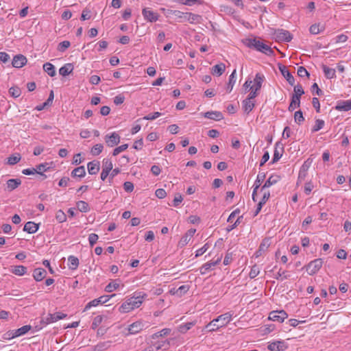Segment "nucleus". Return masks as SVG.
<instances>
[{
	"mask_svg": "<svg viewBox=\"0 0 351 351\" xmlns=\"http://www.w3.org/2000/svg\"><path fill=\"white\" fill-rule=\"evenodd\" d=\"M119 282L120 280L119 279L111 281L105 287V291L110 293L117 289L119 287Z\"/></svg>",
	"mask_w": 351,
	"mask_h": 351,
	"instance_id": "34",
	"label": "nucleus"
},
{
	"mask_svg": "<svg viewBox=\"0 0 351 351\" xmlns=\"http://www.w3.org/2000/svg\"><path fill=\"white\" fill-rule=\"evenodd\" d=\"M311 91H312L313 94H314L315 93V94L318 96H321L323 95V91L319 88L317 83H314L311 86Z\"/></svg>",
	"mask_w": 351,
	"mask_h": 351,
	"instance_id": "63",
	"label": "nucleus"
},
{
	"mask_svg": "<svg viewBox=\"0 0 351 351\" xmlns=\"http://www.w3.org/2000/svg\"><path fill=\"white\" fill-rule=\"evenodd\" d=\"M182 200L183 198L182 195L180 193H178L173 200V206L175 207H178L181 204Z\"/></svg>",
	"mask_w": 351,
	"mask_h": 351,
	"instance_id": "64",
	"label": "nucleus"
},
{
	"mask_svg": "<svg viewBox=\"0 0 351 351\" xmlns=\"http://www.w3.org/2000/svg\"><path fill=\"white\" fill-rule=\"evenodd\" d=\"M99 237L97 234L91 233L88 236V241L89 244L91 247H93L97 241Z\"/></svg>",
	"mask_w": 351,
	"mask_h": 351,
	"instance_id": "61",
	"label": "nucleus"
},
{
	"mask_svg": "<svg viewBox=\"0 0 351 351\" xmlns=\"http://www.w3.org/2000/svg\"><path fill=\"white\" fill-rule=\"evenodd\" d=\"M105 141L108 146L114 147L119 143L120 136L116 132H112L110 135L107 134L105 136Z\"/></svg>",
	"mask_w": 351,
	"mask_h": 351,
	"instance_id": "12",
	"label": "nucleus"
},
{
	"mask_svg": "<svg viewBox=\"0 0 351 351\" xmlns=\"http://www.w3.org/2000/svg\"><path fill=\"white\" fill-rule=\"evenodd\" d=\"M322 67L324 75L327 79H332L336 77V71L335 69L330 68L325 64H322Z\"/></svg>",
	"mask_w": 351,
	"mask_h": 351,
	"instance_id": "26",
	"label": "nucleus"
},
{
	"mask_svg": "<svg viewBox=\"0 0 351 351\" xmlns=\"http://www.w3.org/2000/svg\"><path fill=\"white\" fill-rule=\"evenodd\" d=\"M204 117L205 118L215 120V121H220L223 117L221 112L219 111H208L204 113Z\"/></svg>",
	"mask_w": 351,
	"mask_h": 351,
	"instance_id": "22",
	"label": "nucleus"
},
{
	"mask_svg": "<svg viewBox=\"0 0 351 351\" xmlns=\"http://www.w3.org/2000/svg\"><path fill=\"white\" fill-rule=\"evenodd\" d=\"M9 93L14 98L19 97L21 94V89L17 86H12L9 89Z\"/></svg>",
	"mask_w": 351,
	"mask_h": 351,
	"instance_id": "49",
	"label": "nucleus"
},
{
	"mask_svg": "<svg viewBox=\"0 0 351 351\" xmlns=\"http://www.w3.org/2000/svg\"><path fill=\"white\" fill-rule=\"evenodd\" d=\"M196 232V230L194 228H191L182 237L180 240L178 242V246L180 247H184L191 240V239L193 237Z\"/></svg>",
	"mask_w": 351,
	"mask_h": 351,
	"instance_id": "9",
	"label": "nucleus"
},
{
	"mask_svg": "<svg viewBox=\"0 0 351 351\" xmlns=\"http://www.w3.org/2000/svg\"><path fill=\"white\" fill-rule=\"evenodd\" d=\"M27 60L26 57L22 54H18L14 56L12 64L15 68H21L26 64Z\"/></svg>",
	"mask_w": 351,
	"mask_h": 351,
	"instance_id": "14",
	"label": "nucleus"
},
{
	"mask_svg": "<svg viewBox=\"0 0 351 351\" xmlns=\"http://www.w3.org/2000/svg\"><path fill=\"white\" fill-rule=\"evenodd\" d=\"M21 159V156L20 154H15L13 155H11L10 157L8 158V162L7 163L10 165H14L16 163H18Z\"/></svg>",
	"mask_w": 351,
	"mask_h": 351,
	"instance_id": "42",
	"label": "nucleus"
},
{
	"mask_svg": "<svg viewBox=\"0 0 351 351\" xmlns=\"http://www.w3.org/2000/svg\"><path fill=\"white\" fill-rule=\"evenodd\" d=\"M325 122L322 119H316L314 126L313 127L311 131L312 132H315L322 129L324 126Z\"/></svg>",
	"mask_w": 351,
	"mask_h": 351,
	"instance_id": "46",
	"label": "nucleus"
},
{
	"mask_svg": "<svg viewBox=\"0 0 351 351\" xmlns=\"http://www.w3.org/2000/svg\"><path fill=\"white\" fill-rule=\"evenodd\" d=\"M32 327L30 325H25L16 330H14V336H16V337L22 336L27 333L30 330Z\"/></svg>",
	"mask_w": 351,
	"mask_h": 351,
	"instance_id": "32",
	"label": "nucleus"
},
{
	"mask_svg": "<svg viewBox=\"0 0 351 351\" xmlns=\"http://www.w3.org/2000/svg\"><path fill=\"white\" fill-rule=\"evenodd\" d=\"M21 184V180L19 178L10 179L6 182V189L9 192H11L18 188Z\"/></svg>",
	"mask_w": 351,
	"mask_h": 351,
	"instance_id": "18",
	"label": "nucleus"
},
{
	"mask_svg": "<svg viewBox=\"0 0 351 351\" xmlns=\"http://www.w3.org/2000/svg\"><path fill=\"white\" fill-rule=\"evenodd\" d=\"M111 343L110 341L99 342L93 346V351H106L110 347Z\"/></svg>",
	"mask_w": 351,
	"mask_h": 351,
	"instance_id": "28",
	"label": "nucleus"
},
{
	"mask_svg": "<svg viewBox=\"0 0 351 351\" xmlns=\"http://www.w3.org/2000/svg\"><path fill=\"white\" fill-rule=\"evenodd\" d=\"M189 290V285H182L179 288L177 289V295L178 297H181L184 294H185Z\"/></svg>",
	"mask_w": 351,
	"mask_h": 351,
	"instance_id": "57",
	"label": "nucleus"
},
{
	"mask_svg": "<svg viewBox=\"0 0 351 351\" xmlns=\"http://www.w3.org/2000/svg\"><path fill=\"white\" fill-rule=\"evenodd\" d=\"M236 69H234L232 73L229 76V80L227 85V91L230 93L233 88V86L236 82Z\"/></svg>",
	"mask_w": 351,
	"mask_h": 351,
	"instance_id": "39",
	"label": "nucleus"
},
{
	"mask_svg": "<svg viewBox=\"0 0 351 351\" xmlns=\"http://www.w3.org/2000/svg\"><path fill=\"white\" fill-rule=\"evenodd\" d=\"M265 77L263 74L259 73H256L254 78V88L256 90H259L262 87V84L264 81Z\"/></svg>",
	"mask_w": 351,
	"mask_h": 351,
	"instance_id": "33",
	"label": "nucleus"
},
{
	"mask_svg": "<svg viewBox=\"0 0 351 351\" xmlns=\"http://www.w3.org/2000/svg\"><path fill=\"white\" fill-rule=\"evenodd\" d=\"M99 304H101V300H99V298L93 300L92 301L89 302L85 306L84 311H86L91 307L97 306Z\"/></svg>",
	"mask_w": 351,
	"mask_h": 351,
	"instance_id": "58",
	"label": "nucleus"
},
{
	"mask_svg": "<svg viewBox=\"0 0 351 351\" xmlns=\"http://www.w3.org/2000/svg\"><path fill=\"white\" fill-rule=\"evenodd\" d=\"M47 275V271L43 268H36L34 270L33 277L37 282L43 280Z\"/></svg>",
	"mask_w": 351,
	"mask_h": 351,
	"instance_id": "24",
	"label": "nucleus"
},
{
	"mask_svg": "<svg viewBox=\"0 0 351 351\" xmlns=\"http://www.w3.org/2000/svg\"><path fill=\"white\" fill-rule=\"evenodd\" d=\"M49 169H50V166L48 162H44L42 164H39L35 168V169H36V173L41 174V173L47 171Z\"/></svg>",
	"mask_w": 351,
	"mask_h": 351,
	"instance_id": "43",
	"label": "nucleus"
},
{
	"mask_svg": "<svg viewBox=\"0 0 351 351\" xmlns=\"http://www.w3.org/2000/svg\"><path fill=\"white\" fill-rule=\"evenodd\" d=\"M284 150V147L282 145H280L279 142L276 143L275 145V149L274 153V156L271 162V164H274L277 161L280 160V158L282 156V152Z\"/></svg>",
	"mask_w": 351,
	"mask_h": 351,
	"instance_id": "16",
	"label": "nucleus"
},
{
	"mask_svg": "<svg viewBox=\"0 0 351 351\" xmlns=\"http://www.w3.org/2000/svg\"><path fill=\"white\" fill-rule=\"evenodd\" d=\"M287 348V344L282 340L269 342L267 346L269 351H285Z\"/></svg>",
	"mask_w": 351,
	"mask_h": 351,
	"instance_id": "6",
	"label": "nucleus"
},
{
	"mask_svg": "<svg viewBox=\"0 0 351 351\" xmlns=\"http://www.w3.org/2000/svg\"><path fill=\"white\" fill-rule=\"evenodd\" d=\"M66 316H67L66 314L63 313L62 312H56L53 314H49L48 316L45 319V323L46 324L53 323L58 320L65 318Z\"/></svg>",
	"mask_w": 351,
	"mask_h": 351,
	"instance_id": "11",
	"label": "nucleus"
},
{
	"mask_svg": "<svg viewBox=\"0 0 351 351\" xmlns=\"http://www.w3.org/2000/svg\"><path fill=\"white\" fill-rule=\"evenodd\" d=\"M323 260L317 258L311 261L306 266V269L311 276L315 274L322 267Z\"/></svg>",
	"mask_w": 351,
	"mask_h": 351,
	"instance_id": "4",
	"label": "nucleus"
},
{
	"mask_svg": "<svg viewBox=\"0 0 351 351\" xmlns=\"http://www.w3.org/2000/svg\"><path fill=\"white\" fill-rule=\"evenodd\" d=\"M73 69L74 67L72 64L67 63L59 69V73L62 76H66L73 72Z\"/></svg>",
	"mask_w": 351,
	"mask_h": 351,
	"instance_id": "27",
	"label": "nucleus"
},
{
	"mask_svg": "<svg viewBox=\"0 0 351 351\" xmlns=\"http://www.w3.org/2000/svg\"><path fill=\"white\" fill-rule=\"evenodd\" d=\"M143 16L145 20L149 22H156L158 19V14L149 8H144L142 11Z\"/></svg>",
	"mask_w": 351,
	"mask_h": 351,
	"instance_id": "13",
	"label": "nucleus"
},
{
	"mask_svg": "<svg viewBox=\"0 0 351 351\" xmlns=\"http://www.w3.org/2000/svg\"><path fill=\"white\" fill-rule=\"evenodd\" d=\"M286 273H287L286 271H285V270L282 271V269H280L276 275L275 278L277 280H280L287 279L289 277V276L287 275Z\"/></svg>",
	"mask_w": 351,
	"mask_h": 351,
	"instance_id": "59",
	"label": "nucleus"
},
{
	"mask_svg": "<svg viewBox=\"0 0 351 351\" xmlns=\"http://www.w3.org/2000/svg\"><path fill=\"white\" fill-rule=\"evenodd\" d=\"M193 325L194 324L193 322H188L186 324H182L179 326V331L182 333H185L190 330Z\"/></svg>",
	"mask_w": 351,
	"mask_h": 351,
	"instance_id": "54",
	"label": "nucleus"
},
{
	"mask_svg": "<svg viewBox=\"0 0 351 351\" xmlns=\"http://www.w3.org/2000/svg\"><path fill=\"white\" fill-rule=\"evenodd\" d=\"M85 175H86V169L84 166H80L77 168H75L71 171V176L74 177V178L77 177V178H82L84 177Z\"/></svg>",
	"mask_w": 351,
	"mask_h": 351,
	"instance_id": "31",
	"label": "nucleus"
},
{
	"mask_svg": "<svg viewBox=\"0 0 351 351\" xmlns=\"http://www.w3.org/2000/svg\"><path fill=\"white\" fill-rule=\"evenodd\" d=\"M254 107V101H252V99L246 98L245 100L243 101V108L245 112L249 113L252 110Z\"/></svg>",
	"mask_w": 351,
	"mask_h": 351,
	"instance_id": "37",
	"label": "nucleus"
},
{
	"mask_svg": "<svg viewBox=\"0 0 351 351\" xmlns=\"http://www.w3.org/2000/svg\"><path fill=\"white\" fill-rule=\"evenodd\" d=\"M128 147V144H123V145H121L117 147H116L114 150H113V152H112V155L113 156H117L118 155L119 153L125 151L127 148Z\"/></svg>",
	"mask_w": 351,
	"mask_h": 351,
	"instance_id": "60",
	"label": "nucleus"
},
{
	"mask_svg": "<svg viewBox=\"0 0 351 351\" xmlns=\"http://www.w3.org/2000/svg\"><path fill=\"white\" fill-rule=\"evenodd\" d=\"M281 179V177L279 175L277 174H273L271 175L269 178L266 180L265 184L261 188V191H263L266 188H269L272 185L276 184L278 182H279Z\"/></svg>",
	"mask_w": 351,
	"mask_h": 351,
	"instance_id": "17",
	"label": "nucleus"
},
{
	"mask_svg": "<svg viewBox=\"0 0 351 351\" xmlns=\"http://www.w3.org/2000/svg\"><path fill=\"white\" fill-rule=\"evenodd\" d=\"M77 209L82 213H87L90 210L89 206L87 202L80 200L76 204Z\"/></svg>",
	"mask_w": 351,
	"mask_h": 351,
	"instance_id": "40",
	"label": "nucleus"
},
{
	"mask_svg": "<svg viewBox=\"0 0 351 351\" xmlns=\"http://www.w3.org/2000/svg\"><path fill=\"white\" fill-rule=\"evenodd\" d=\"M143 324L141 322H136L130 324L128 328L129 334L134 335L141 331L143 328Z\"/></svg>",
	"mask_w": 351,
	"mask_h": 351,
	"instance_id": "19",
	"label": "nucleus"
},
{
	"mask_svg": "<svg viewBox=\"0 0 351 351\" xmlns=\"http://www.w3.org/2000/svg\"><path fill=\"white\" fill-rule=\"evenodd\" d=\"M38 223H36L34 221H28L25 224L23 230L29 234H34L38 231Z\"/></svg>",
	"mask_w": 351,
	"mask_h": 351,
	"instance_id": "20",
	"label": "nucleus"
},
{
	"mask_svg": "<svg viewBox=\"0 0 351 351\" xmlns=\"http://www.w3.org/2000/svg\"><path fill=\"white\" fill-rule=\"evenodd\" d=\"M278 69H279L280 71L281 72L282 75H283V77L287 80L288 83L291 86H293L294 83H295V79H294L293 76L292 75V74L289 71L287 68L284 65L279 64Z\"/></svg>",
	"mask_w": 351,
	"mask_h": 351,
	"instance_id": "10",
	"label": "nucleus"
},
{
	"mask_svg": "<svg viewBox=\"0 0 351 351\" xmlns=\"http://www.w3.org/2000/svg\"><path fill=\"white\" fill-rule=\"evenodd\" d=\"M294 94L293 96H298L300 99L301 96L304 94V89L300 84H298L294 86Z\"/></svg>",
	"mask_w": 351,
	"mask_h": 351,
	"instance_id": "53",
	"label": "nucleus"
},
{
	"mask_svg": "<svg viewBox=\"0 0 351 351\" xmlns=\"http://www.w3.org/2000/svg\"><path fill=\"white\" fill-rule=\"evenodd\" d=\"M103 321V316L102 315H97L94 317L93 321L92 322L91 328L95 330L96 329L102 322Z\"/></svg>",
	"mask_w": 351,
	"mask_h": 351,
	"instance_id": "50",
	"label": "nucleus"
},
{
	"mask_svg": "<svg viewBox=\"0 0 351 351\" xmlns=\"http://www.w3.org/2000/svg\"><path fill=\"white\" fill-rule=\"evenodd\" d=\"M260 273V269L258 266L254 265L252 267L249 274V276L251 279L256 278Z\"/></svg>",
	"mask_w": 351,
	"mask_h": 351,
	"instance_id": "51",
	"label": "nucleus"
},
{
	"mask_svg": "<svg viewBox=\"0 0 351 351\" xmlns=\"http://www.w3.org/2000/svg\"><path fill=\"white\" fill-rule=\"evenodd\" d=\"M233 313L227 312L219 315L217 318L213 319L206 326V328L209 332L218 330L219 328L226 326L232 321Z\"/></svg>",
	"mask_w": 351,
	"mask_h": 351,
	"instance_id": "2",
	"label": "nucleus"
},
{
	"mask_svg": "<svg viewBox=\"0 0 351 351\" xmlns=\"http://www.w3.org/2000/svg\"><path fill=\"white\" fill-rule=\"evenodd\" d=\"M221 257V256L218 257L217 259L215 261H209L208 263H204L199 269L200 274L204 275L208 271L213 269L214 267H215L220 263Z\"/></svg>",
	"mask_w": 351,
	"mask_h": 351,
	"instance_id": "8",
	"label": "nucleus"
},
{
	"mask_svg": "<svg viewBox=\"0 0 351 351\" xmlns=\"http://www.w3.org/2000/svg\"><path fill=\"white\" fill-rule=\"evenodd\" d=\"M71 45L69 40H64L58 44V50L61 52H64Z\"/></svg>",
	"mask_w": 351,
	"mask_h": 351,
	"instance_id": "56",
	"label": "nucleus"
},
{
	"mask_svg": "<svg viewBox=\"0 0 351 351\" xmlns=\"http://www.w3.org/2000/svg\"><path fill=\"white\" fill-rule=\"evenodd\" d=\"M87 168L89 174L96 175L100 169L99 162L95 160L89 162L87 165Z\"/></svg>",
	"mask_w": 351,
	"mask_h": 351,
	"instance_id": "21",
	"label": "nucleus"
},
{
	"mask_svg": "<svg viewBox=\"0 0 351 351\" xmlns=\"http://www.w3.org/2000/svg\"><path fill=\"white\" fill-rule=\"evenodd\" d=\"M147 295L143 292H134L132 296L125 298V301L119 307L121 313H127L139 308Z\"/></svg>",
	"mask_w": 351,
	"mask_h": 351,
	"instance_id": "1",
	"label": "nucleus"
},
{
	"mask_svg": "<svg viewBox=\"0 0 351 351\" xmlns=\"http://www.w3.org/2000/svg\"><path fill=\"white\" fill-rule=\"evenodd\" d=\"M300 106V99L298 96L291 97V103L288 107V110L290 112L293 111L296 108H299Z\"/></svg>",
	"mask_w": 351,
	"mask_h": 351,
	"instance_id": "35",
	"label": "nucleus"
},
{
	"mask_svg": "<svg viewBox=\"0 0 351 351\" xmlns=\"http://www.w3.org/2000/svg\"><path fill=\"white\" fill-rule=\"evenodd\" d=\"M113 165L110 160L105 158L103 160L102 169L110 171L112 169Z\"/></svg>",
	"mask_w": 351,
	"mask_h": 351,
	"instance_id": "52",
	"label": "nucleus"
},
{
	"mask_svg": "<svg viewBox=\"0 0 351 351\" xmlns=\"http://www.w3.org/2000/svg\"><path fill=\"white\" fill-rule=\"evenodd\" d=\"M335 108L338 111H349L351 110V100L348 99L338 101Z\"/></svg>",
	"mask_w": 351,
	"mask_h": 351,
	"instance_id": "15",
	"label": "nucleus"
},
{
	"mask_svg": "<svg viewBox=\"0 0 351 351\" xmlns=\"http://www.w3.org/2000/svg\"><path fill=\"white\" fill-rule=\"evenodd\" d=\"M56 219L59 223H63L66 220V215L62 210H59L56 212Z\"/></svg>",
	"mask_w": 351,
	"mask_h": 351,
	"instance_id": "48",
	"label": "nucleus"
},
{
	"mask_svg": "<svg viewBox=\"0 0 351 351\" xmlns=\"http://www.w3.org/2000/svg\"><path fill=\"white\" fill-rule=\"evenodd\" d=\"M68 263L69 269L75 270L79 265V259L74 256H69L68 258Z\"/></svg>",
	"mask_w": 351,
	"mask_h": 351,
	"instance_id": "38",
	"label": "nucleus"
},
{
	"mask_svg": "<svg viewBox=\"0 0 351 351\" xmlns=\"http://www.w3.org/2000/svg\"><path fill=\"white\" fill-rule=\"evenodd\" d=\"M246 45L250 48H254L258 51L262 52L267 56H271L274 53L273 49L269 45L256 38L247 39Z\"/></svg>",
	"mask_w": 351,
	"mask_h": 351,
	"instance_id": "3",
	"label": "nucleus"
},
{
	"mask_svg": "<svg viewBox=\"0 0 351 351\" xmlns=\"http://www.w3.org/2000/svg\"><path fill=\"white\" fill-rule=\"evenodd\" d=\"M225 69L226 65L223 63H220L213 66L211 73L214 75L220 76L223 73Z\"/></svg>",
	"mask_w": 351,
	"mask_h": 351,
	"instance_id": "29",
	"label": "nucleus"
},
{
	"mask_svg": "<svg viewBox=\"0 0 351 351\" xmlns=\"http://www.w3.org/2000/svg\"><path fill=\"white\" fill-rule=\"evenodd\" d=\"M287 317V313L283 310L274 311L269 313V319L274 322H278L282 323Z\"/></svg>",
	"mask_w": 351,
	"mask_h": 351,
	"instance_id": "7",
	"label": "nucleus"
},
{
	"mask_svg": "<svg viewBox=\"0 0 351 351\" xmlns=\"http://www.w3.org/2000/svg\"><path fill=\"white\" fill-rule=\"evenodd\" d=\"M210 247V244L208 243H205L203 247L198 249L195 252V257H198L204 254Z\"/></svg>",
	"mask_w": 351,
	"mask_h": 351,
	"instance_id": "55",
	"label": "nucleus"
},
{
	"mask_svg": "<svg viewBox=\"0 0 351 351\" xmlns=\"http://www.w3.org/2000/svg\"><path fill=\"white\" fill-rule=\"evenodd\" d=\"M270 245L269 239H265L261 242L258 250L256 252V256L258 257L261 255L263 252L266 251Z\"/></svg>",
	"mask_w": 351,
	"mask_h": 351,
	"instance_id": "30",
	"label": "nucleus"
},
{
	"mask_svg": "<svg viewBox=\"0 0 351 351\" xmlns=\"http://www.w3.org/2000/svg\"><path fill=\"white\" fill-rule=\"evenodd\" d=\"M297 73L301 77H304L305 76H306V77L309 76V73L307 71V70L304 66H299L298 68Z\"/></svg>",
	"mask_w": 351,
	"mask_h": 351,
	"instance_id": "62",
	"label": "nucleus"
},
{
	"mask_svg": "<svg viewBox=\"0 0 351 351\" xmlns=\"http://www.w3.org/2000/svg\"><path fill=\"white\" fill-rule=\"evenodd\" d=\"M294 120L296 123L298 125H301L302 123L304 121V118L303 117V113L301 110H298L294 114Z\"/></svg>",
	"mask_w": 351,
	"mask_h": 351,
	"instance_id": "47",
	"label": "nucleus"
},
{
	"mask_svg": "<svg viewBox=\"0 0 351 351\" xmlns=\"http://www.w3.org/2000/svg\"><path fill=\"white\" fill-rule=\"evenodd\" d=\"M103 148L102 144H96L91 148L90 153L93 156H98L101 153Z\"/></svg>",
	"mask_w": 351,
	"mask_h": 351,
	"instance_id": "45",
	"label": "nucleus"
},
{
	"mask_svg": "<svg viewBox=\"0 0 351 351\" xmlns=\"http://www.w3.org/2000/svg\"><path fill=\"white\" fill-rule=\"evenodd\" d=\"M43 70L51 77H53L56 74L55 66L49 62L43 64Z\"/></svg>",
	"mask_w": 351,
	"mask_h": 351,
	"instance_id": "36",
	"label": "nucleus"
},
{
	"mask_svg": "<svg viewBox=\"0 0 351 351\" xmlns=\"http://www.w3.org/2000/svg\"><path fill=\"white\" fill-rule=\"evenodd\" d=\"M10 271L19 276H22L27 272V267L23 265H16L12 266L10 269Z\"/></svg>",
	"mask_w": 351,
	"mask_h": 351,
	"instance_id": "25",
	"label": "nucleus"
},
{
	"mask_svg": "<svg viewBox=\"0 0 351 351\" xmlns=\"http://www.w3.org/2000/svg\"><path fill=\"white\" fill-rule=\"evenodd\" d=\"M274 36L278 41L290 42L293 38L292 34L288 30L283 29L275 30Z\"/></svg>",
	"mask_w": 351,
	"mask_h": 351,
	"instance_id": "5",
	"label": "nucleus"
},
{
	"mask_svg": "<svg viewBox=\"0 0 351 351\" xmlns=\"http://www.w3.org/2000/svg\"><path fill=\"white\" fill-rule=\"evenodd\" d=\"M265 173H263V172H260L257 177H256V179L254 182V186L253 187L254 189H258V188L260 187V186L261 185V183L263 182V180H265Z\"/></svg>",
	"mask_w": 351,
	"mask_h": 351,
	"instance_id": "41",
	"label": "nucleus"
},
{
	"mask_svg": "<svg viewBox=\"0 0 351 351\" xmlns=\"http://www.w3.org/2000/svg\"><path fill=\"white\" fill-rule=\"evenodd\" d=\"M324 29L323 26L320 27V24H313L310 27L309 31L311 34L316 35L322 32Z\"/></svg>",
	"mask_w": 351,
	"mask_h": 351,
	"instance_id": "44",
	"label": "nucleus"
},
{
	"mask_svg": "<svg viewBox=\"0 0 351 351\" xmlns=\"http://www.w3.org/2000/svg\"><path fill=\"white\" fill-rule=\"evenodd\" d=\"M311 161H309V159L306 160L304 164L300 167L298 174V179L304 180L307 174V171L310 167Z\"/></svg>",
	"mask_w": 351,
	"mask_h": 351,
	"instance_id": "23",
	"label": "nucleus"
}]
</instances>
